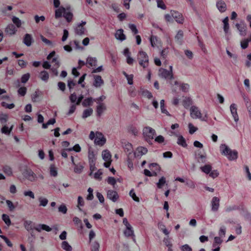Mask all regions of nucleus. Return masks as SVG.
<instances>
[{"mask_svg": "<svg viewBox=\"0 0 251 251\" xmlns=\"http://www.w3.org/2000/svg\"><path fill=\"white\" fill-rule=\"evenodd\" d=\"M220 148L221 154L226 156L229 160H234L238 158L237 151L231 150L226 144H222Z\"/></svg>", "mask_w": 251, "mask_h": 251, "instance_id": "nucleus-1", "label": "nucleus"}, {"mask_svg": "<svg viewBox=\"0 0 251 251\" xmlns=\"http://www.w3.org/2000/svg\"><path fill=\"white\" fill-rule=\"evenodd\" d=\"M155 134V130L150 126H146L143 129V136L145 140L150 144Z\"/></svg>", "mask_w": 251, "mask_h": 251, "instance_id": "nucleus-2", "label": "nucleus"}, {"mask_svg": "<svg viewBox=\"0 0 251 251\" xmlns=\"http://www.w3.org/2000/svg\"><path fill=\"white\" fill-rule=\"evenodd\" d=\"M106 138L101 132L99 131L96 132V137L94 140L96 145L102 146L106 143Z\"/></svg>", "mask_w": 251, "mask_h": 251, "instance_id": "nucleus-3", "label": "nucleus"}, {"mask_svg": "<svg viewBox=\"0 0 251 251\" xmlns=\"http://www.w3.org/2000/svg\"><path fill=\"white\" fill-rule=\"evenodd\" d=\"M170 71H168L166 69H160L159 72H160V75L162 77L165 79H172L174 78L173 75L172 73V66H170Z\"/></svg>", "mask_w": 251, "mask_h": 251, "instance_id": "nucleus-4", "label": "nucleus"}, {"mask_svg": "<svg viewBox=\"0 0 251 251\" xmlns=\"http://www.w3.org/2000/svg\"><path fill=\"white\" fill-rule=\"evenodd\" d=\"M190 115L193 119H201V114L198 107L196 106H192L190 108Z\"/></svg>", "mask_w": 251, "mask_h": 251, "instance_id": "nucleus-5", "label": "nucleus"}, {"mask_svg": "<svg viewBox=\"0 0 251 251\" xmlns=\"http://www.w3.org/2000/svg\"><path fill=\"white\" fill-rule=\"evenodd\" d=\"M171 14L173 18H174L176 22L179 24H182L184 22V18L182 14L175 10L171 11Z\"/></svg>", "mask_w": 251, "mask_h": 251, "instance_id": "nucleus-6", "label": "nucleus"}, {"mask_svg": "<svg viewBox=\"0 0 251 251\" xmlns=\"http://www.w3.org/2000/svg\"><path fill=\"white\" fill-rule=\"evenodd\" d=\"M137 59L139 63H149V57L147 54L142 50L139 52Z\"/></svg>", "mask_w": 251, "mask_h": 251, "instance_id": "nucleus-7", "label": "nucleus"}, {"mask_svg": "<svg viewBox=\"0 0 251 251\" xmlns=\"http://www.w3.org/2000/svg\"><path fill=\"white\" fill-rule=\"evenodd\" d=\"M85 22L82 21L81 23L77 25L75 29V33L78 35H82L83 34L86 30L84 26L86 25Z\"/></svg>", "mask_w": 251, "mask_h": 251, "instance_id": "nucleus-8", "label": "nucleus"}, {"mask_svg": "<svg viewBox=\"0 0 251 251\" xmlns=\"http://www.w3.org/2000/svg\"><path fill=\"white\" fill-rule=\"evenodd\" d=\"M107 198L113 202H116L119 199L118 193L114 190H108L107 192Z\"/></svg>", "mask_w": 251, "mask_h": 251, "instance_id": "nucleus-9", "label": "nucleus"}, {"mask_svg": "<svg viewBox=\"0 0 251 251\" xmlns=\"http://www.w3.org/2000/svg\"><path fill=\"white\" fill-rule=\"evenodd\" d=\"M24 176L29 180L34 181L36 177V175L30 169H26L24 172Z\"/></svg>", "mask_w": 251, "mask_h": 251, "instance_id": "nucleus-10", "label": "nucleus"}, {"mask_svg": "<svg viewBox=\"0 0 251 251\" xmlns=\"http://www.w3.org/2000/svg\"><path fill=\"white\" fill-rule=\"evenodd\" d=\"M220 206V199L217 197H214L211 201V210L213 211H218Z\"/></svg>", "mask_w": 251, "mask_h": 251, "instance_id": "nucleus-11", "label": "nucleus"}, {"mask_svg": "<svg viewBox=\"0 0 251 251\" xmlns=\"http://www.w3.org/2000/svg\"><path fill=\"white\" fill-rule=\"evenodd\" d=\"M148 152V149L143 147H139L136 149V152L133 153V157H138L146 154Z\"/></svg>", "mask_w": 251, "mask_h": 251, "instance_id": "nucleus-12", "label": "nucleus"}, {"mask_svg": "<svg viewBox=\"0 0 251 251\" xmlns=\"http://www.w3.org/2000/svg\"><path fill=\"white\" fill-rule=\"evenodd\" d=\"M93 86L96 88L100 87L103 85L104 81L101 77L99 75H95L94 76Z\"/></svg>", "mask_w": 251, "mask_h": 251, "instance_id": "nucleus-13", "label": "nucleus"}, {"mask_svg": "<svg viewBox=\"0 0 251 251\" xmlns=\"http://www.w3.org/2000/svg\"><path fill=\"white\" fill-rule=\"evenodd\" d=\"M230 110L235 122H237L239 120V118L237 112L236 105L235 103L231 104L230 106Z\"/></svg>", "mask_w": 251, "mask_h": 251, "instance_id": "nucleus-14", "label": "nucleus"}, {"mask_svg": "<svg viewBox=\"0 0 251 251\" xmlns=\"http://www.w3.org/2000/svg\"><path fill=\"white\" fill-rule=\"evenodd\" d=\"M99 105L96 108V115L100 117L104 111L106 109V107L103 103L97 102Z\"/></svg>", "mask_w": 251, "mask_h": 251, "instance_id": "nucleus-15", "label": "nucleus"}, {"mask_svg": "<svg viewBox=\"0 0 251 251\" xmlns=\"http://www.w3.org/2000/svg\"><path fill=\"white\" fill-rule=\"evenodd\" d=\"M235 25L241 35L244 36L246 34L247 26L244 23L236 24Z\"/></svg>", "mask_w": 251, "mask_h": 251, "instance_id": "nucleus-16", "label": "nucleus"}, {"mask_svg": "<svg viewBox=\"0 0 251 251\" xmlns=\"http://www.w3.org/2000/svg\"><path fill=\"white\" fill-rule=\"evenodd\" d=\"M216 6L221 12H224L226 10V5L223 0H218L216 2Z\"/></svg>", "mask_w": 251, "mask_h": 251, "instance_id": "nucleus-17", "label": "nucleus"}, {"mask_svg": "<svg viewBox=\"0 0 251 251\" xmlns=\"http://www.w3.org/2000/svg\"><path fill=\"white\" fill-rule=\"evenodd\" d=\"M33 42V38L31 35L26 33L25 34L23 39V43L27 47H29L31 45Z\"/></svg>", "mask_w": 251, "mask_h": 251, "instance_id": "nucleus-18", "label": "nucleus"}, {"mask_svg": "<svg viewBox=\"0 0 251 251\" xmlns=\"http://www.w3.org/2000/svg\"><path fill=\"white\" fill-rule=\"evenodd\" d=\"M125 151L128 152V162L129 163L130 158L132 157V152L133 150L132 145L129 143L126 144L124 146Z\"/></svg>", "mask_w": 251, "mask_h": 251, "instance_id": "nucleus-19", "label": "nucleus"}, {"mask_svg": "<svg viewBox=\"0 0 251 251\" xmlns=\"http://www.w3.org/2000/svg\"><path fill=\"white\" fill-rule=\"evenodd\" d=\"M195 157L199 163L201 162L204 163L206 162V155L201 154L200 151H198V152L195 153Z\"/></svg>", "mask_w": 251, "mask_h": 251, "instance_id": "nucleus-20", "label": "nucleus"}, {"mask_svg": "<svg viewBox=\"0 0 251 251\" xmlns=\"http://www.w3.org/2000/svg\"><path fill=\"white\" fill-rule=\"evenodd\" d=\"M115 36L117 39L122 41L126 39V36L124 34V30L122 29H118L116 32Z\"/></svg>", "mask_w": 251, "mask_h": 251, "instance_id": "nucleus-21", "label": "nucleus"}, {"mask_svg": "<svg viewBox=\"0 0 251 251\" xmlns=\"http://www.w3.org/2000/svg\"><path fill=\"white\" fill-rule=\"evenodd\" d=\"M70 8H65V12H64L63 15L68 23H70L72 21L73 18V14L71 12L67 11Z\"/></svg>", "mask_w": 251, "mask_h": 251, "instance_id": "nucleus-22", "label": "nucleus"}, {"mask_svg": "<svg viewBox=\"0 0 251 251\" xmlns=\"http://www.w3.org/2000/svg\"><path fill=\"white\" fill-rule=\"evenodd\" d=\"M64 12H65V8L63 6H61L57 9L55 11V19H58L61 18L62 16V14H64Z\"/></svg>", "mask_w": 251, "mask_h": 251, "instance_id": "nucleus-23", "label": "nucleus"}, {"mask_svg": "<svg viewBox=\"0 0 251 251\" xmlns=\"http://www.w3.org/2000/svg\"><path fill=\"white\" fill-rule=\"evenodd\" d=\"M124 54L126 57V63H133V59L131 57V53L128 48H126L124 50Z\"/></svg>", "mask_w": 251, "mask_h": 251, "instance_id": "nucleus-24", "label": "nucleus"}, {"mask_svg": "<svg viewBox=\"0 0 251 251\" xmlns=\"http://www.w3.org/2000/svg\"><path fill=\"white\" fill-rule=\"evenodd\" d=\"M55 51H51L47 56V59L49 61L52 60V63H58Z\"/></svg>", "mask_w": 251, "mask_h": 251, "instance_id": "nucleus-25", "label": "nucleus"}, {"mask_svg": "<svg viewBox=\"0 0 251 251\" xmlns=\"http://www.w3.org/2000/svg\"><path fill=\"white\" fill-rule=\"evenodd\" d=\"M88 159H89V163L92 162H95L96 161V157L95 155L94 154V152L92 150V148L91 147L89 148L88 149Z\"/></svg>", "mask_w": 251, "mask_h": 251, "instance_id": "nucleus-26", "label": "nucleus"}, {"mask_svg": "<svg viewBox=\"0 0 251 251\" xmlns=\"http://www.w3.org/2000/svg\"><path fill=\"white\" fill-rule=\"evenodd\" d=\"M5 31L8 34L12 35L16 33L17 31V29L14 25L10 24L7 26Z\"/></svg>", "mask_w": 251, "mask_h": 251, "instance_id": "nucleus-27", "label": "nucleus"}, {"mask_svg": "<svg viewBox=\"0 0 251 251\" xmlns=\"http://www.w3.org/2000/svg\"><path fill=\"white\" fill-rule=\"evenodd\" d=\"M102 159L105 161H108L111 160V155L110 152L108 150H104L102 152Z\"/></svg>", "mask_w": 251, "mask_h": 251, "instance_id": "nucleus-28", "label": "nucleus"}, {"mask_svg": "<svg viewBox=\"0 0 251 251\" xmlns=\"http://www.w3.org/2000/svg\"><path fill=\"white\" fill-rule=\"evenodd\" d=\"M183 37V32L182 30H179L175 36L176 41L179 44H181Z\"/></svg>", "mask_w": 251, "mask_h": 251, "instance_id": "nucleus-29", "label": "nucleus"}, {"mask_svg": "<svg viewBox=\"0 0 251 251\" xmlns=\"http://www.w3.org/2000/svg\"><path fill=\"white\" fill-rule=\"evenodd\" d=\"M94 100L92 97L86 98L82 101V105L85 107L91 106L93 104Z\"/></svg>", "mask_w": 251, "mask_h": 251, "instance_id": "nucleus-30", "label": "nucleus"}, {"mask_svg": "<svg viewBox=\"0 0 251 251\" xmlns=\"http://www.w3.org/2000/svg\"><path fill=\"white\" fill-rule=\"evenodd\" d=\"M177 144L184 148L187 147L186 140L182 135H179L177 141Z\"/></svg>", "mask_w": 251, "mask_h": 251, "instance_id": "nucleus-31", "label": "nucleus"}, {"mask_svg": "<svg viewBox=\"0 0 251 251\" xmlns=\"http://www.w3.org/2000/svg\"><path fill=\"white\" fill-rule=\"evenodd\" d=\"M193 103L192 99L189 97H185L183 100V105L184 107L187 109Z\"/></svg>", "mask_w": 251, "mask_h": 251, "instance_id": "nucleus-32", "label": "nucleus"}, {"mask_svg": "<svg viewBox=\"0 0 251 251\" xmlns=\"http://www.w3.org/2000/svg\"><path fill=\"white\" fill-rule=\"evenodd\" d=\"M24 226L25 228L28 231L34 229V227L32 226V222L31 221H25L24 223Z\"/></svg>", "mask_w": 251, "mask_h": 251, "instance_id": "nucleus-33", "label": "nucleus"}, {"mask_svg": "<svg viewBox=\"0 0 251 251\" xmlns=\"http://www.w3.org/2000/svg\"><path fill=\"white\" fill-rule=\"evenodd\" d=\"M124 233L126 237L134 236V231L132 229V227L130 226L129 227H126Z\"/></svg>", "mask_w": 251, "mask_h": 251, "instance_id": "nucleus-34", "label": "nucleus"}, {"mask_svg": "<svg viewBox=\"0 0 251 251\" xmlns=\"http://www.w3.org/2000/svg\"><path fill=\"white\" fill-rule=\"evenodd\" d=\"M93 112V110L91 108H89L86 109H85L83 111L82 117L83 119L86 118L90 116Z\"/></svg>", "mask_w": 251, "mask_h": 251, "instance_id": "nucleus-35", "label": "nucleus"}, {"mask_svg": "<svg viewBox=\"0 0 251 251\" xmlns=\"http://www.w3.org/2000/svg\"><path fill=\"white\" fill-rule=\"evenodd\" d=\"M228 18L226 17L223 21L224 23V30L226 34L227 33L229 30Z\"/></svg>", "mask_w": 251, "mask_h": 251, "instance_id": "nucleus-36", "label": "nucleus"}, {"mask_svg": "<svg viewBox=\"0 0 251 251\" xmlns=\"http://www.w3.org/2000/svg\"><path fill=\"white\" fill-rule=\"evenodd\" d=\"M201 170L206 174H209L212 170V166L209 164L205 165L201 167Z\"/></svg>", "mask_w": 251, "mask_h": 251, "instance_id": "nucleus-37", "label": "nucleus"}, {"mask_svg": "<svg viewBox=\"0 0 251 251\" xmlns=\"http://www.w3.org/2000/svg\"><path fill=\"white\" fill-rule=\"evenodd\" d=\"M2 219L8 227H9L11 225V220L8 215L6 214H3L2 215Z\"/></svg>", "mask_w": 251, "mask_h": 251, "instance_id": "nucleus-38", "label": "nucleus"}, {"mask_svg": "<svg viewBox=\"0 0 251 251\" xmlns=\"http://www.w3.org/2000/svg\"><path fill=\"white\" fill-rule=\"evenodd\" d=\"M40 78L43 81H47L49 78L48 73L46 71L41 72L40 73Z\"/></svg>", "mask_w": 251, "mask_h": 251, "instance_id": "nucleus-39", "label": "nucleus"}, {"mask_svg": "<svg viewBox=\"0 0 251 251\" xmlns=\"http://www.w3.org/2000/svg\"><path fill=\"white\" fill-rule=\"evenodd\" d=\"M62 248L66 251H72V248L71 246L67 241H63L61 244Z\"/></svg>", "mask_w": 251, "mask_h": 251, "instance_id": "nucleus-40", "label": "nucleus"}, {"mask_svg": "<svg viewBox=\"0 0 251 251\" xmlns=\"http://www.w3.org/2000/svg\"><path fill=\"white\" fill-rule=\"evenodd\" d=\"M50 176L55 177L57 176V171L54 165L52 164L50 165Z\"/></svg>", "mask_w": 251, "mask_h": 251, "instance_id": "nucleus-41", "label": "nucleus"}, {"mask_svg": "<svg viewBox=\"0 0 251 251\" xmlns=\"http://www.w3.org/2000/svg\"><path fill=\"white\" fill-rule=\"evenodd\" d=\"M12 129V126H11L10 128H8L6 126H4L1 129V131L2 133L5 134L9 135L10 134Z\"/></svg>", "mask_w": 251, "mask_h": 251, "instance_id": "nucleus-42", "label": "nucleus"}, {"mask_svg": "<svg viewBox=\"0 0 251 251\" xmlns=\"http://www.w3.org/2000/svg\"><path fill=\"white\" fill-rule=\"evenodd\" d=\"M8 115L6 114L1 113L0 114V122L2 124H5L8 120Z\"/></svg>", "mask_w": 251, "mask_h": 251, "instance_id": "nucleus-43", "label": "nucleus"}, {"mask_svg": "<svg viewBox=\"0 0 251 251\" xmlns=\"http://www.w3.org/2000/svg\"><path fill=\"white\" fill-rule=\"evenodd\" d=\"M166 183V178L164 176H162L159 179L158 182L156 183L157 186L158 188H162L163 185Z\"/></svg>", "mask_w": 251, "mask_h": 251, "instance_id": "nucleus-44", "label": "nucleus"}, {"mask_svg": "<svg viewBox=\"0 0 251 251\" xmlns=\"http://www.w3.org/2000/svg\"><path fill=\"white\" fill-rule=\"evenodd\" d=\"M222 237H215L214 241L213 244V247H216L217 245H221L223 242V240L221 239Z\"/></svg>", "mask_w": 251, "mask_h": 251, "instance_id": "nucleus-45", "label": "nucleus"}, {"mask_svg": "<svg viewBox=\"0 0 251 251\" xmlns=\"http://www.w3.org/2000/svg\"><path fill=\"white\" fill-rule=\"evenodd\" d=\"M66 151H74L76 152H79L81 151V147L79 144H75L73 148L66 149Z\"/></svg>", "mask_w": 251, "mask_h": 251, "instance_id": "nucleus-46", "label": "nucleus"}, {"mask_svg": "<svg viewBox=\"0 0 251 251\" xmlns=\"http://www.w3.org/2000/svg\"><path fill=\"white\" fill-rule=\"evenodd\" d=\"M38 200L40 202L39 205L43 207L46 206L47 205L49 201L47 199L44 198L42 197L39 198Z\"/></svg>", "mask_w": 251, "mask_h": 251, "instance_id": "nucleus-47", "label": "nucleus"}, {"mask_svg": "<svg viewBox=\"0 0 251 251\" xmlns=\"http://www.w3.org/2000/svg\"><path fill=\"white\" fill-rule=\"evenodd\" d=\"M84 168V167L81 165H75L74 168V172L77 174H80Z\"/></svg>", "mask_w": 251, "mask_h": 251, "instance_id": "nucleus-48", "label": "nucleus"}, {"mask_svg": "<svg viewBox=\"0 0 251 251\" xmlns=\"http://www.w3.org/2000/svg\"><path fill=\"white\" fill-rule=\"evenodd\" d=\"M150 42L152 47H155L157 45V37L154 35H151L150 37Z\"/></svg>", "mask_w": 251, "mask_h": 251, "instance_id": "nucleus-49", "label": "nucleus"}, {"mask_svg": "<svg viewBox=\"0 0 251 251\" xmlns=\"http://www.w3.org/2000/svg\"><path fill=\"white\" fill-rule=\"evenodd\" d=\"M129 196L132 198V199L136 201V202H139L140 199L139 198L136 196V194L134 192V190L132 189L130 191L129 193Z\"/></svg>", "mask_w": 251, "mask_h": 251, "instance_id": "nucleus-50", "label": "nucleus"}, {"mask_svg": "<svg viewBox=\"0 0 251 251\" xmlns=\"http://www.w3.org/2000/svg\"><path fill=\"white\" fill-rule=\"evenodd\" d=\"M181 90L184 92H187L189 89V85L187 83H181L180 84Z\"/></svg>", "mask_w": 251, "mask_h": 251, "instance_id": "nucleus-51", "label": "nucleus"}, {"mask_svg": "<svg viewBox=\"0 0 251 251\" xmlns=\"http://www.w3.org/2000/svg\"><path fill=\"white\" fill-rule=\"evenodd\" d=\"M99 243L97 241H95L92 245L91 250V251H99Z\"/></svg>", "mask_w": 251, "mask_h": 251, "instance_id": "nucleus-52", "label": "nucleus"}, {"mask_svg": "<svg viewBox=\"0 0 251 251\" xmlns=\"http://www.w3.org/2000/svg\"><path fill=\"white\" fill-rule=\"evenodd\" d=\"M12 22L17 27H20L21 26V21L18 17L14 16L12 18Z\"/></svg>", "mask_w": 251, "mask_h": 251, "instance_id": "nucleus-53", "label": "nucleus"}, {"mask_svg": "<svg viewBox=\"0 0 251 251\" xmlns=\"http://www.w3.org/2000/svg\"><path fill=\"white\" fill-rule=\"evenodd\" d=\"M34 19L35 23L36 24H39L40 21L44 22L45 20V17L44 16H39L38 15H36L34 16Z\"/></svg>", "mask_w": 251, "mask_h": 251, "instance_id": "nucleus-54", "label": "nucleus"}, {"mask_svg": "<svg viewBox=\"0 0 251 251\" xmlns=\"http://www.w3.org/2000/svg\"><path fill=\"white\" fill-rule=\"evenodd\" d=\"M58 211L63 214H66L67 212V208L65 204L63 203L58 207Z\"/></svg>", "mask_w": 251, "mask_h": 251, "instance_id": "nucleus-55", "label": "nucleus"}, {"mask_svg": "<svg viewBox=\"0 0 251 251\" xmlns=\"http://www.w3.org/2000/svg\"><path fill=\"white\" fill-rule=\"evenodd\" d=\"M188 127L189 133L191 134H193L198 130V128L195 127L191 123L188 124Z\"/></svg>", "mask_w": 251, "mask_h": 251, "instance_id": "nucleus-56", "label": "nucleus"}, {"mask_svg": "<svg viewBox=\"0 0 251 251\" xmlns=\"http://www.w3.org/2000/svg\"><path fill=\"white\" fill-rule=\"evenodd\" d=\"M185 184L189 187L192 189L195 188L196 186L195 183L189 179H186Z\"/></svg>", "mask_w": 251, "mask_h": 251, "instance_id": "nucleus-57", "label": "nucleus"}, {"mask_svg": "<svg viewBox=\"0 0 251 251\" xmlns=\"http://www.w3.org/2000/svg\"><path fill=\"white\" fill-rule=\"evenodd\" d=\"M26 88L25 87H20L18 90V94L21 96H24L26 94Z\"/></svg>", "mask_w": 251, "mask_h": 251, "instance_id": "nucleus-58", "label": "nucleus"}, {"mask_svg": "<svg viewBox=\"0 0 251 251\" xmlns=\"http://www.w3.org/2000/svg\"><path fill=\"white\" fill-rule=\"evenodd\" d=\"M157 6L163 10L166 9V6L162 0H156Z\"/></svg>", "mask_w": 251, "mask_h": 251, "instance_id": "nucleus-59", "label": "nucleus"}, {"mask_svg": "<svg viewBox=\"0 0 251 251\" xmlns=\"http://www.w3.org/2000/svg\"><path fill=\"white\" fill-rule=\"evenodd\" d=\"M3 171L4 173L8 176H11L12 174V169L8 166L4 167Z\"/></svg>", "mask_w": 251, "mask_h": 251, "instance_id": "nucleus-60", "label": "nucleus"}, {"mask_svg": "<svg viewBox=\"0 0 251 251\" xmlns=\"http://www.w3.org/2000/svg\"><path fill=\"white\" fill-rule=\"evenodd\" d=\"M29 77L30 75L29 73L24 74V75H22L21 77V82L23 83H26L29 79Z\"/></svg>", "mask_w": 251, "mask_h": 251, "instance_id": "nucleus-61", "label": "nucleus"}, {"mask_svg": "<svg viewBox=\"0 0 251 251\" xmlns=\"http://www.w3.org/2000/svg\"><path fill=\"white\" fill-rule=\"evenodd\" d=\"M128 27L134 34H136L138 33V30L135 25L132 24H129Z\"/></svg>", "mask_w": 251, "mask_h": 251, "instance_id": "nucleus-62", "label": "nucleus"}, {"mask_svg": "<svg viewBox=\"0 0 251 251\" xmlns=\"http://www.w3.org/2000/svg\"><path fill=\"white\" fill-rule=\"evenodd\" d=\"M107 182L108 184H111L112 185H113V186H114V185L116 184V179L113 177H111V176H109L108 178H107Z\"/></svg>", "mask_w": 251, "mask_h": 251, "instance_id": "nucleus-63", "label": "nucleus"}, {"mask_svg": "<svg viewBox=\"0 0 251 251\" xmlns=\"http://www.w3.org/2000/svg\"><path fill=\"white\" fill-rule=\"evenodd\" d=\"M182 251H192V249L188 244H185L180 247Z\"/></svg>", "mask_w": 251, "mask_h": 251, "instance_id": "nucleus-64", "label": "nucleus"}]
</instances>
